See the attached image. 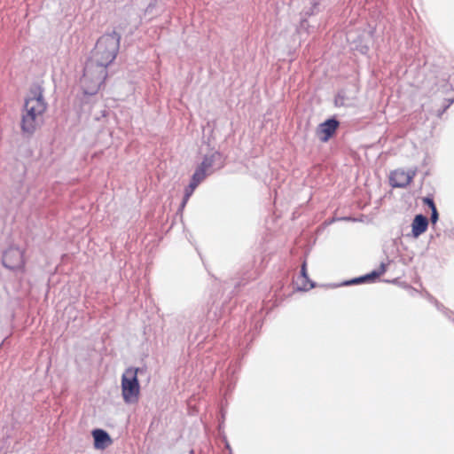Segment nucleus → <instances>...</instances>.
Wrapping results in <instances>:
<instances>
[{"label":"nucleus","instance_id":"obj_3","mask_svg":"<svg viewBox=\"0 0 454 454\" xmlns=\"http://www.w3.org/2000/svg\"><path fill=\"white\" fill-rule=\"evenodd\" d=\"M106 76V68L88 61L81 79V85L84 93L96 94L102 87Z\"/></svg>","mask_w":454,"mask_h":454},{"label":"nucleus","instance_id":"obj_1","mask_svg":"<svg viewBox=\"0 0 454 454\" xmlns=\"http://www.w3.org/2000/svg\"><path fill=\"white\" fill-rule=\"evenodd\" d=\"M47 103L43 98V90L40 86H34L24 103L21 115V129L28 135L39 129L44 121Z\"/></svg>","mask_w":454,"mask_h":454},{"label":"nucleus","instance_id":"obj_9","mask_svg":"<svg viewBox=\"0 0 454 454\" xmlns=\"http://www.w3.org/2000/svg\"><path fill=\"white\" fill-rule=\"evenodd\" d=\"M427 218L422 215H417L411 224L413 237L418 238L424 233L427 229Z\"/></svg>","mask_w":454,"mask_h":454},{"label":"nucleus","instance_id":"obj_13","mask_svg":"<svg viewBox=\"0 0 454 454\" xmlns=\"http://www.w3.org/2000/svg\"><path fill=\"white\" fill-rule=\"evenodd\" d=\"M194 174H199V175H200V181H202V180H204V178L207 176V170L206 168H202V166H201V165H200V166L197 168V169H196V171L194 172Z\"/></svg>","mask_w":454,"mask_h":454},{"label":"nucleus","instance_id":"obj_6","mask_svg":"<svg viewBox=\"0 0 454 454\" xmlns=\"http://www.w3.org/2000/svg\"><path fill=\"white\" fill-rule=\"evenodd\" d=\"M415 176V172H405L402 169L395 170L390 175V183L395 187H404L408 185Z\"/></svg>","mask_w":454,"mask_h":454},{"label":"nucleus","instance_id":"obj_11","mask_svg":"<svg viewBox=\"0 0 454 454\" xmlns=\"http://www.w3.org/2000/svg\"><path fill=\"white\" fill-rule=\"evenodd\" d=\"M200 175L199 174H193L192 180L188 186L192 191H194V189L198 186V184L201 182L200 181Z\"/></svg>","mask_w":454,"mask_h":454},{"label":"nucleus","instance_id":"obj_18","mask_svg":"<svg viewBox=\"0 0 454 454\" xmlns=\"http://www.w3.org/2000/svg\"><path fill=\"white\" fill-rule=\"evenodd\" d=\"M301 274L304 278H306V270H305V264L302 265V268H301Z\"/></svg>","mask_w":454,"mask_h":454},{"label":"nucleus","instance_id":"obj_12","mask_svg":"<svg viewBox=\"0 0 454 454\" xmlns=\"http://www.w3.org/2000/svg\"><path fill=\"white\" fill-rule=\"evenodd\" d=\"M194 174H199V175H200V181H202V180H204V178L207 176V170L206 168H202V166H201V165H200V166L197 168V169H196V171L194 172Z\"/></svg>","mask_w":454,"mask_h":454},{"label":"nucleus","instance_id":"obj_2","mask_svg":"<svg viewBox=\"0 0 454 454\" xmlns=\"http://www.w3.org/2000/svg\"><path fill=\"white\" fill-rule=\"evenodd\" d=\"M120 39L121 36L116 32L103 35L98 40L89 62L107 68L117 56Z\"/></svg>","mask_w":454,"mask_h":454},{"label":"nucleus","instance_id":"obj_10","mask_svg":"<svg viewBox=\"0 0 454 454\" xmlns=\"http://www.w3.org/2000/svg\"><path fill=\"white\" fill-rule=\"evenodd\" d=\"M215 157V155H212V156H207L204 158L203 161L201 162V166H202V168H206L207 170H208L212 166H213V163H214V158Z\"/></svg>","mask_w":454,"mask_h":454},{"label":"nucleus","instance_id":"obj_4","mask_svg":"<svg viewBox=\"0 0 454 454\" xmlns=\"http://www.w3.org/2000/svg\"><path fill=\"white\" fill-rule=\"evenodd\" d=\"M138 369L129 368L121 377V395L126 403L138 401L140 387L137 380Z\"/></svg>","mask_w":454,"mask_h":454},{"label":"nucleus","instance_id":"obj_7","mask_svg":"<svg viewBox=\"0 0 454 454\" xmlns=\"http://www.w3.org/2000/svg\"><path fill=\"white\" fill-rule=\"evenodd\" d=\"M338 121L335 120H327L320 124L317 129V136L322 142H326L330 137L335 132L338 127Z\"/></svg>","mask_w":454,"mask_h":454},{"label":"nucleus","instance_id":"obj_15","mask_svg":"<svg viewBox=\"0 0 454 454\" xmlns=\"http://www.w3.org/2000/svg\"><path fill=\"white\" fill-rule=\"evenodd\" d=\"M438 219V213L436 211V207L432 208V215H431V221L432 223H435Z\"/></svg>","mask_w":454,"mask_h":454},{"label":"nucleus","instance_id":"obj_14","mask_svg":"<svg viewBox=\"0 0 454 454\" xmlns=\"http://www.w3.org/2000/svg\"><path fill=\"white\" fill-rule=\"evenodd\" d=\"M192 192H193V191H192L189 187L185 190L183 206H184V204L187 202L188 199L190 198V196L192 195Z\"/></svg>","mask_w":454,"mask_h":454},{"label":"nucleus","instance_id":"obj_5","mask_svg":"<svg viewBox=\"0 0 454 454\" xmlns=\"http://www.w3.org/2000/svg\"><path fill=\"white\" fill-rule=\"evenodd\" d=\"M3 264L10 270L21 269L24 265L23 252L18 247H10L4 253Z\"/></svg>","mask_w":454,"mask_h":454},{"label":"nucleus","instance_id":"obj_8","mask_svg":"<svg viewBox=\"0 0 454 454\" xmlns=\"http://www.w3.org/2000/svg\"><path fill=\"white\" fill-rule=\"evenodd\" d=\"M94 445L97 449H105L112 443L109 434L102 429H95L92 432Z\"/></svg>","mask_w":454,"mask_h":454},{"label":"nucleus","instance_id":"obj_17","mask_svg":"<svg viewBox=\"0 0 454 454\" xmlns=\"http://www.w3.org/2000/svg\"><path fill=\"white\" fill-rule=\"evenodd\" d=\"M385 270L384 265H381V271L380 272H372L373 277L379 276L380 273H382Z\"/></svg>","mask_w":454,"mask_h":454},{"label":"nucleus","instance_id":"obj_16","mask_svg":"<svg viewBox=\"0 0 454 454\" xmlns=\"http://www.w3.org/2000/svg\"><path fill=\"white\" fill-rule=\"evenodd\" d=\"M423 201H424V203L427 204V205L431 207V209H432V208H434V207H435V206H434V202H433V200H432L431 199H429V198H425V199L423 200Z\"/></svg>","mask_w":454,"mask_h":454}]
</instances>
